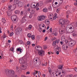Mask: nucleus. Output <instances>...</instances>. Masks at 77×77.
<instances>
[{"mask_svg": "<svg viewBox=\"0 0 77 77\" xmlns=\"http://www.w3.org/2000/svg\"><path fill=\"white\" fill-rule=\"evenodd\" d=\"M5 72L7 74L8 76L9 77H14L15 74L14 71L12 70H9V69H6L5 71Z\"/></svg>", "mask_w": 77, "mask_h": 77, "instance_id": "obj_1", "label": "nucleus"}, {"mask_svg": "<svg viewBox=\"0 0 77 77\" xmlns=\"http://www.w3.org/2000/svg\"><path fill=\"white\" fill-rule=\"evenodd\" d=\"M62 68H59L58 69V71H61L62 72H56L55 73L56 76H59V77H63V75H65V72L62 70Z\"/></svg>", "mask_w": 77, "mask_h": 77, "instance_id": "obj_2", "label": "nucleus"}, {"mask_svg": "<svg viewBox=\"0 0 77 77\" xmlns=\"http://www.w3.org/2000/svg\"><path fill=\"white\" fill-rule=\"evenodd\" d=\"M74 31V27L72 25L69 24L66 28V31L69 33H73Z\"/></svg>", "mask_w": 77, "mask_h": 77, "instance_id": "obj_3", "label": "nucleus"}, {"mask_svg": "<svg viewBox=\"0 0 77 77\" xmlns=\"http://www.w3.org/2000/svg\"><path fill=\"white\" fill-rule=\"evenodd\" d=\"M59 24L62 27H65V20L63 19H60L59 20Z\"/></svg>", "mask_w": 77, "mask_h": 77, "instance_id": "obj_4", "label": "nucleus"}, {"mask_svg": "<svg viewBox=\"0 0 77 77\" xmlns=\"http://www.w3.org/2000/svg\"><path fill=\"white\" fill-rule=\"evenodd\" d=\"M23 30L21 27H19L17 28L15 30L16 33L17 35H19L20 33L22 32Z\"/></svg>", "mask_w": 77, "mask_h": 77, "instance_id": "obj_5", "label": "nucleus"}, {"mask_svg": "<svg viewBox=\"0 0 77 77\" xmlns=\"http://www.w3.org/2000/svg\"><path fill=\"white\" fill-rule=\"evenodd\" d=\"M75 44V42L74 40H71L69 41L68 44L69 46L70 47H72L74 46Z\"/></svg>", "mask_w": 77, "mask_h": 77, "instance_id": "obj_6", "label": "nucleus"}, {"mask_svg": "<svg viewBox=\"0 0 77 77\" xmlns=\"http://www.w3.org/2000/svg\"><path fill=\"white\" fill-rule=\"evenodd\" d=\"M46 17L45 16H41L38 17V20L39 21H42L45 20Z\"/></svg>", "mask_w": 77, "mask_h": 77, "instance_id": "obj_7", "label": "nucleus"}, {"mask_svg": "<svg viewBox=\"0 0 77 77\" xmlns=\"http://www.w3.org/2000/svg\"><path fill=\"white\" fill-rule=\"evenodd\" d=\"M45 53V52L42 50L38 51V54L39 56H44Z\"/></svg>", "mask_w": 77, "mask_h": 77, "instance_id": "obj_8", "label": "nucleus"}, {"mask_svg": "<svg viewBox=\"0 0 77 77\" xmlns=\"http://www.w3.org/2000/svg\"><path fill=\"white\" fill-rule=\"evenodd\" d=\"M62 48L63 50H66L68 48V46L66 44H64L63 45Z\"/></svg>", "mask_w": 77, "mask_h": 77, "instance_id": "obj_9", "label": "nucleus"}, {"mask_svg": "<svg viewBox=\"0 0 77 77\" xmlns=\"http://www.w3.org/2000/svg\"><path fill=\"white\" fill-rule=\"evenodd\" d=\"M35 49L37 50V51H41L42 50V48L39 46H36L35 47Z\"/></svg>", "mask_w": 77, "mask_h": 77, "instance_id": "obj_10", "label": "nucleus"}, {"mask_svg": "<svg viewBox=\"0 0 77 77\" xmlns=\"http://www.w3.org/2000/svg\"><path fill=\"white\" fill-rule=\"evenodd\" d=\"M19 62L21 64H24V63H26V62H25V61L24 60L23 58L20 59Z\"/></svg>", "mask_w": 77, "mask_h": 77, "instance_id": "obj_11", "label": "nucleus"}, {"mask_svg": "<svg viewBox=\"0 0 77 77\" xmlns=\"http://www.w3.org/2000/svg\"><path fill=\"white\" fill-rule=\"evenodd\" d=\"M16 18H17V16L16 15H13L11 17V19L12 21H15L17 20Z\"/></svg>", "mask_w": 77, "mask_h": 77, "instance_id": "obj_12", "label": "nucleus"}, {"mask_svg": "<svg viewBox=\"0 0 77 77\" xmlns=\"http://www.w3.org/2000/svg\"><path fill=\"white\" fill-rule=\"evenodd\" d=\"M22 5H23V2H19V3H18V6L19 8H21V7Z\"/></svg>", "mask_w": 77, "mask_h": 77, "instance_id": "obj_13", "label": "nucleus"}, {"mask_svg": "<svg viewBox=\"0 0 77 77\" xmlns=\"http://www.w3.org/2000/svg\"><path fill=\"white\" fill-rule=\"evenodd\" d=\"M45 23L46 24H49V23H50L49 20H48V19H46L45 20Z\"/></svg>", "mask_w": 77, "mask_h": 77, "instance_id": "obj_14", "label": "nucleus"}, {"mask_svg": "<svg viewBox=\"0 0 77 77\" xmlns=\"http://www.w3.org/2000/svg\"><path fill=\"white\" fill-rule=\"evenodd\" d=\"M52 35H53L54 36H57V32L56 31H54L53 32Z\"/></svg>", "mask_w": 77, "mask_h": 77, "instance_id": "obj_15", "label": "nucleus"}, {"mask_svg": "<svg viewBox=\"0 0 77 77\" xmlns=\"http://www.w3.org/2000/svg\"><path fill=\"white\" fill-rule=\"evenodd\" d=\"M64 23L65 25L66 24H67L69 23V20H64Z\"/></svg>", "mask_w": 77, "mask_h": 77, "instance_id": "obj_16", "label": "nucleus"}, {"mask_svg": "<svg viewBox=\"0 0 77 77\" xmlns=\"http://www.w3.org/2000/svg\"><path fill=\"white\" fill-rule=\"evenodd\" d=\"M14 11V10L12 9V10H11V12H10V11H8L7 13L8 15H11V14H12V11Z\"/></svg>", "mask_w": 77, "mask_h": 77, "instance_id": "obj_17", "label": "nucleus"}, {"mask_svg": "<svg viewBox=\"0 0 77 77\" xmlns=\"http://www.w3.org/2000/svg\"><path fill=\"white\" fill-rule=\"evenodd\" d=\"M12 8V6L11 5H8V10H11Z\"/></svg>", "mask_w": 77, "mask_h": 77, "instance_id": "obj_18", "label": "nucleus"}, {"mask_svg": "<svg viewBox=\"0 0 77 77\" xmlns=\"http://www.w3.org/2000/svg\"><path fill=\"white\" fill-rule=\"evenodd\" d=\"M2 23H6V20H5V18H2Z\"/></svg>", "mask_w": 77, "mask_h": 77, "instance_id": "obj_19", "label": "nucleus"}, {"mask_svg": "<svg viewBox=\"0 0 77 77\" xmlns=\"http://www.w3.org/2000/svg\"><path fill=\"white\" fill-rule=\"evenodd\" d=\"M14 3L15 5H17L18 3V1L17 0H15L14 1Z\"/></svg>", "mask_w": 77, "mask_h": 77, "instance_id": "obj_20", "label": "nucleus"}, {"mask_svg": "<svg viewBox=\"0 0 77 77\" xmlns=\"http://www.w3.org/2000/svg\"><path fill=\"white\" fill-rule=\"evenodd\" d=\"M17 51H20V53H21L22 51V49L20 48H17Z\"/></svg>", "mask_w": 77, "mask_h": 77, "instance_id": "obj_21", "label": "nucleus"}, {"mask_svg": "<svg viewBox=\"0 0 77 77\" xmlns=\"http://www.w3.org/2000/svg\"><path fill=\"white\" fill-rule=\"evenodd\" d=\"M48 11V10L46 8H44L43 9V11L44 12H47Z\"/></svg>", "mask_w": 77, "mask_h": 77, "instance_id": "obj_22", "label": "nucleus"}, {"mask_svg": "<svg viewBox=\"0 0 77 77\" xmlns=\"http://www.w3.org/2000/svg\"><path fill=\"white\" fill-rule=\"evenodd\" d=\"M48 69L49 73H50V74H51V68H48Z\"/></svg>", "mask_w": 77, "mask_h": 77, "instance_id": "obj_23", "label": "nucleus"}, {"mask_svg": "<svg viewBox=\"0 0 77 77\" xmlns=\"http://www.w3.org/2000/svg\"><path fill=\"white\" fill-rule=\"evenodd\" d=\"M57 42V40H56L55 41L53 42L52 45L53 46H54L56 44V42Z\"/></svg>", "mask_w": 77, "mask_h": 77, "instance_id": "obj_24", "label": "nucleus"}, {"mask_svg": "<svg viewBox=\"0 0 77 77\" xmlns=\"http://www.w3.org/2000/svg\"><path fill=\"white\" fill-rule=\"evenodd\" d=\"M65 36L64 35L62 36L61 38L62 41H65Z\"/></svg>", "mask_w": 77, "mask_h": 77, "instance_id": "obj_25", "label": "nucleus"}, {"mask_svg": "<svg viewBox=\"0 0 77 77\" xmlns=\"http://www.w3.org/2000/svg\"><path fill=\"white\" fill-rule=\"evenodd\" d=\"M15 14H20V11L18 10H16L15 11Z\"/></svg>", "mask_w": 77, "mask_h": 77, "instance_id": "obj_26", "label": "nucleus"}, {"mask_svg": "<svg viewBox=\"0 0 77 77\" xmlns=\"http://www.w3.org/2000/svg\"><path fill=\"white\" fill-rule=\"evenodd\" d=\"M20 69H21V68H17L16 69L17 72H20V71H21Z\"/></svg>", "mask_w": 77, "mask_h": 77, "instance_id": "obj_27", "label": "nucleus"}, {"mask_svg": "<svg viewBox=\"0 0 77 77\" xmlns=\"http://www.w3.org/2000/svg\"><path fill=\"white\" fill-rule=\"evenodd\" d=\"M27 36L29 38H31L32 36V34L30 33H29L28 34Z\"/></svg>", "mask_w": 77, "mask_h": 77, "instance_id": "obj_28", "label": "nucleus"}, {"mask_svg": "<svg viewBox=\"0 0 77 77\" xmlns=\"http://www.w3.org/2000/svg\"><path fill=\"white\" fill-rule=\"evenodd\" d=\"M31 29H32V25H29L28 26V29L29 30H31Z\"/></svg>", "mask_w": 77, "mask_h": 77, "instance_id": "obj_29", "label": "nucleus"}, {"mask_svg": "<svg viewBox=\"0 0 77 77\" xmlns=\"http://www.w3.org/2000/svg\"><path fill=\"white\" fill-rule=\"evenodd\" d=\"M56 15H57L56 14H55V16H54L53 18L54 20H55L56 19V18L57 17H56Z\"/></svg>", "mask_w": 77, "mask_h": 77, "instance_id": "obj_30", "label": "nucleus"}, {"mask_svg": "<svg viewBox=\"0 0 77 77\" xmlns=\"http://www.w3.org/2000/svg\"><path fill=\"white\" fill-rule=\"evenodd\" d=\"M31 38H32V39H33V40H34V39H35V35H32L31 36Z\"/></svg>", "mask_w": 77, "mask_h": 77, "instance_id": "obj_31", "label": "nucleus"}, {"mask_svg": "<svg viewBox=\"0 0 77 77\" xmlns=\"http://www.w3.org/2000/svg\"><path fill=\"white\" fill-rule=\"evenodd\" d=\"M42 28H41V27H40L39 28H38V30L39 32H42Z\"/></svg>", "mask_w": 77, "mask_h": 77, "instance_id": "obj_32", "label": "nucleus"}, {"mask_svg": "<svg viewBox=\"0 0 77 77\" xmlns=\"http://www.w3.org/2000/svg\"><path fill=\"white\" fill-rule=\"evenodd\" d=\"M26 21V20L25 19H23V18H22V22H23V23H24L25 22V21Z\"/></svg>", "mask_w": 77, "mask_h": 77, "instance_id": "obj_33", "label": "nucleus"}, {"mask_svg": "<svg viewBox=\"0 0 77 77\" xmlns=\"http://www.w3.org/2000/svg\"><path fill=\"white\" fill-rule=\"evenodd\" d=\"M13 35H14V32H11L10 33V36H12Z\"/></svg>", "mask_w": 77, "mask_h": 77, "instance_id": "obj_34", "label": "nucleus"}, {"mask_svg": "<svg viewBox=\"0 0 77 77\" xmlns=\"http://www.w3.org/2000/svg\"><path fill=\"white\" fill-rule=\"evenodd\" d=\"M58 68H63V65H61L58 66Z\"/></svg>", "mask_w": 77, "mask_h": 77, "instance_id": "obj_35", "label": "nucleus"}, {"mask_svg": "<svg viewBox=\"0 0 77 77\" xmlns=\"http://www.w3.org/2000/svg\"><path fill=\"white\" fill-rule=\"evenodd\" d=\"M63 3V0H60L59 1V4H62Z\"/></svg>", "mask_w": 77, "mask_h": 77, "instance_id": "obj_36", "label": "nucleus"}, {"mask_svg": "<svg viewBox=\"0 0 77 77\" xmlns=\"http://www.w3.org/2000/svg\"><path fill=\"white\" fill-rule=\"evenodd\" d=\"M39 3L40 5L41 6H42V5H43V4L42 3V2H39Z\"/></svg>", "mask_w": 77, "mask_h": 77, "instance_id": "obj_37", "label": "nucleus"}, {"mask_svg": "<svg viewBox=\"0 0 77 77\" xmlns=\"http://www.w3.org/2000/svg\"><path fill=\"white\" fill-rule=\"evenodd\" d=\"M26 44L27 45H30L31 44V43L29 41L27 42Z\"/></svg>", "mask_w": 77, "mask_h": 77, "instance_id": "obj_38", "label": "nucleus"}, {"mask_svg": "<svg viewBox=\"0 0 77 77\" xmlns=\"http://www.w3.org/2000/svg\"><path fill=\"white\" fill-rule=\"evenodd\" d=\"M72 76V75L71 74V75H68L67 76V77H71Z\"/></svg>", "mask_w": 77, "mask_h": 77, "instance_id": "obj_39", "label": "nucleus"}, {"mask_svg": "<svg viewBox=\"0 0 77 77\" xmlns=\"http://www.w3.org/2000/svg\"><path fill=\"white\" fill-rule=\"evenodd\" d=\"M39 6V3H37L36 5L35 8H38V6Z\"/></svg>", "mask_w": 77, "mask_h": 77, "instance_id": "obj_40", "label": "nucleus"}, {"mask_svg": "<svg viewBox=\"0 0 77 77\" xmlns=\"http://www.w3.org/2000/svg\"><path fill=\"white\" fill-rule=\"evenodd\" d=\"M19 42V43L20 44H23V41H22V40H20Z\"/></svg>", "mask_w": 77, "mask_h": 77, "instance_id": "obj_41", "label": "nucleus"}, {"mask_svg": "<svg viewBox=\"0 0 77 77\" xmlns=\"http://www.w3.org/2000/svg\"><path fill=\"white\" fill-rule=\"evenodd\" d=\"M34 74H37V73H38V71H36V70H35L34 72Z\"/></svg>", "mask_w": 77, "mask_h": 77, "instance_id": "obj_42", "label": "nucleus"}, {"mask_svg": "<svg viewBox=\"0 0 77 77\" xmlns=\"http://www.w3.org/2000/svg\"><path fill=\"white\" fill-rule=\"evenodd\" d=\"M49 16L50 17V18L52 17H53V15L52 14H50L49 15Z\"/></svg>", "mask_w": 77, "mask_h": 77, "instance_id": "obj_43", "label": "nucleus"}, {"mask_svg": "<svg viewBox=\"0 0 77 77\" xmlns=\"http://www.w3.org/2000/svg\"><path fill=\"white\" fill-rule=\"evenodd\" d=\"M10 50L12 51H14V48L12 47L10 48Z\"/></svg>", "mask_w": 77, "mask_h": 77, "instance_id": "obj_44", "label": "nucleus"}, {"mask_svg": "<svg viewBox=\"0 0 77 77\" xmlns=\"http://www.w3.org/2000/svg\"><path fill=\"white\" fill-rule=\"evenodd\" d=\"M3 38H6V35H5V34L3 36Z\"/></svg>", "mask_w": 77, "mask_h": 77, "instance_id": "obj_45", "label": "nucleus"}, {"mask_svg": "<svg viewBox=\"0 0 77 77\" xmlns=\"http://www.w3.org/2000/svg\"><path fill=\"white\" fill-rule=\"evenodd\" d=\"M27 18V16L26 15L24 16L23 18V20H24V19H25V18Z\"/></svg>", "mask_w": 77, "mask_h": 77, "instance_id": "obj_46", "label": "nucleus"}, {"mask_svg": "<svg viewBox=\"0 0 77 77\" xmlns=\"http://www.w3.org/2000/svg\"><path fill=\"white\" fill-rule=\"evenodd\" d=\"M24 14V13H23V11H21L20 12V15H23V14Z\"/></svg>", "mask_w": 77, "mask_h": 77, "instance_id": "obj_47", "label": "nucleus"}, {"mask_svg": "<svg viewBox=\"0 0 77 77\" xmlns=\"http://www.w3.org/2000/svg\"><path fill=\"white\" fill-rule=\"evenodd\" d=\"M59 12V9H57L56 10V12L57 13H58V12Z\"/></svg>", "mask_w": 77, "mask_h": 77, "instance_id": "obj_48", "label": "nucleus"}, {"mask_svg": "<svg viewBox=\"0 0 77 77\" xmlns=\"http://www.w3.org/2000/svg\"><path fill=\"white\" fill-rule=\"evenodd\" d=\"M38 73V75H41V72H37Z\"/></svg>", "mask_w": 77, "mask_h": 77, "instance_id": "obj_49", "label": "nucleus"}, {"mask_svg": "<svg viewBox=\"0 0 77 77\" xmlns=\"http://www.w3.org/2000/svg\"><path fill=\"white\" fill-rule=\"evenodd\" d=\"M64 41H65V42L66 44H67V43H68V40H66Z\"/></svg>", "mask_w": 77, "mask_h": 77, "instance_id": "obj_50", "label": "nucleus"}, {"mask_svg": "<svg viewBox=\"0 0 77 77\" xmlns=\"http://www.w3.org/2000/svg\"><path fill=\"white\" fill-rule=\"evenodd\" d=\"M24 65H21L20 66V68H24Z\"/></svg>", "mask_w": 77, "mask_h": 77, "instance_id": "obj_51", "label": "nucleus"}, {"mask_svg": "<svg viewBox=\"0 0 77 77\" xmlns=\"http://www.w3.org/2000/svg\"><path fill=\"white\" fill-rule=\"evenodd\" d=\"M72 35L73 36H76V34L75 33H73L72 34Z\"/></svg>", "mask_w": 77, "mask_h": 77, "instance_id": "obj_52", "label": "nucleus"}, {"mask_svg": "<svg viewBox=\"0 0 77 77\" xmlns=\"http://www.w3.org/2000/svg\"><path fill=\"white\" fill-rule=\"evenodd\" d=\"M60 44L61 45H63V42L62 41L60 42Z\"/></svg>", "mask_w": 77, "mask_h": 77, "instance_id": "obj_53", "label": "nucleus"}, {"mask_svg": "<svg viewBox=\"0 0 77 77\" xmlns=\"http://www.w3.org/2000/svg\"><path fill=\"white\" fill-rule=\"evenodd\" d=\"M2 33V28L0 27V33Z\"/></svg>", "mask_w": 77, "mask_h": 77, "instance_id": "obj_54", "label": "nucleus"}, {"mask_svg": "<svg viewBox=\"0 0 77 77\" xmlns=\"http://www.w3.org/2000/svg\"><path fill=\"white\" fill-rule=\"evenodd\" d=\"M47 37H46L45 38L44 41H46V40H47Z\"/></svg>", "mask_w": 77, "mask_h": 77, "instance_id": "obj_55", "label": "nucleus"}, {"mask_svg": "<svg viewBox=\"0 0 77 77\" xmlns=\"http://www.w3.org/2000/svg\"><path fill=\"white\" fill-rule=\"evenodd\" d=\"M61 32H62V33H63L65 32V31H64V30H61Z\"/></svg>", "mask_w": 77, "mask_h": 77, "instance_id": "obj_56", "label": "nucleus"}, {"mask_svg": "<svg viewBox=\"0 0 77 77\" xmlns=\"http://www.w3.org/2000/svg\"><path fill=\"white\" fill-rule=\"evenodd\" d=\"M74 5H75V6H77V2H75L74 3Z\"/></svg>", "mask_w": 77, "mask_h": 77, "instance_id": "obj_57", "label": "nucleus"}, {"mask_svg": "<svg viewBox=\"0 0 77 77\" xmlns=\"http://www.w3.org/2000/svg\"><path fill=\"white\" fill-rule=\"evenodd\" d=\"M56 49H57V50H60L61 49V48H60V47H58L57 48H56Z\"/></svg>", "mask_w": 77, "mask_h": 77, "instance_id": "obj_58", "label": "nucleus"}, {"mask_svg": "<svg viewBox=\"0 0 77 77\" xmlns=\"http://www.w3.org/2000/svg\"><path fill=\"white\" fill-rule=\"evenodd\" d=\"M45 31H46L45 29H43V30L42 32H43V33H45Z\"/></svg>", "mask_w": 77, "mask_h": 77, "instance_id": "obj_59", "label": "nucleus"}, {"mask_svg": "<svg viewBox=\"0 0 77 77\" xmlns=\"http://www.w3.org/2000/svg\"><path fill=\"white\" fill-rule=\"evenodd\" d=\"M68 5L66 6H65V9H67V8H68Z\"/></svg>", "mask_w": 77, "mask_h": 77, "instance_id": "obj_60", "label": "nucleus"}, {"mask_svg": "<svg viewBox=\"0 0 77 77\" xmlns=\"http://www.w3.org/2000/svg\"><path fill=\"white\" fill-rule=\"evenodd\" d=\"M42 76L43 77H45L46 76L45 74H42Z\"/></svg>", "mask_w": 77, "mask_h": 77, "instance_id": "obj_61", "label": "nucleus"}, {"mask_svg": "<svg viewBox=\"0 0 77 77\" xmlns=\"http://www.w3.org/2000/svg\"><path fill=\"white\" fill-rule=\"evenodd\" d=\"M8 42H9V43H11V40H8Z\"/></svg>", "mask_w": 77, "mask_h": 77, "instance_id": "obj_62", "label": "nucleus"}, {"mask_svg": "<svg viewBox=\"0 0 77 77\" xmlns=\"http://www.w3.org/2000/svg\"><path fill=\"white\" fill-rule=\"evenodd\" d=\"M30 74V72H26V74Z\"/></svg>", "mask_w": 77, "mask_h": 77, "instance_id": "obj_63", "label": "nucleus"}, {"mask_svg": "<svg viewBox=\"0 0 77 77\" xmlns=\"http://www.w3.org/2000/svg\"><path fill=\"white\" fill-rule=\"evenodd\" d=\"M57 54H59V51H57L56 52Z\"/></svg>", "mask_w": 77, "mask_h": 77, "instance_id": "obj_64", "label": "nucleus"}]
</instances>
